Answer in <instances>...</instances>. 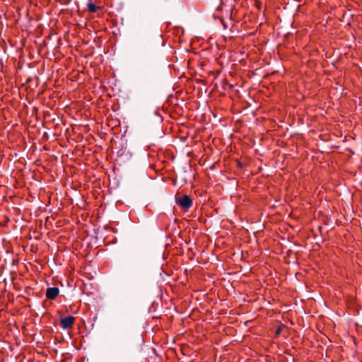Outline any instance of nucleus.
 Masks as SVG:
<instances>
[{
    "instance_id": "nucleus-1",
    "label": "nucleus",
    "mask_w": 362,
    "mask_h": 362,
    "mask_svg": "<svg viewBox=\"0 0 362 362\" xmlns=\"http://www.w3.org/2000/svg\"><path fill=\"white\" fill-rule=\"evenodd\" d=\"M175 202L177 205L185 210L189 209L192 205V200L188 195L177 197L175 198Z\"/></svg>"
},
{
    "instance_id": "nucleus-2",
    "label": "nucleus",
    "mask_w": 362,
    "mask_h": 362,
    "mask_svg": "<svg viewBox=\"0 0 362 362\" xmlns=\"http://www.w3.org/2000/svg\"><path fill=\"white\" fill-rule=\"evenodd\" d=\"M74 322H75V317L69 315L68 317L61 319L60 325L63 329H70L72 327Z\"/></svg>"
},
{
    "instance_id": "nucleus-3",
    "label": "nucleus",
    "mask_w": 362,
    "mask_h": 362,
    "mask_svg": "<svg viewBox=\"0 0 362 362\" xmlns=\"http://www.w3.org/2000/svg\"><path fill=\"white\" fill-rule=\"evenodd\" d=\"M59 288L56 287L48 288L46 291V297L48 299L54 300L59 295Z\"/></svg>"
},
{
    "instance_id": "nucleus-4",
    "label": "nucleus",
    "mask_w": 362,
    "mask_h": 362,
    "mask_svg": "<svg viewBox=\"0 0 362 362\" xmlns=\"http://www.w3.org/2000/svg\"><path fill=\"white\" fill-rule=\"evenodd\" d=\"M88 10L89 12H91V13H95L98 11V7L96 6L93 3H89L88 4Z\"/></svg>"
}]
</instances>
